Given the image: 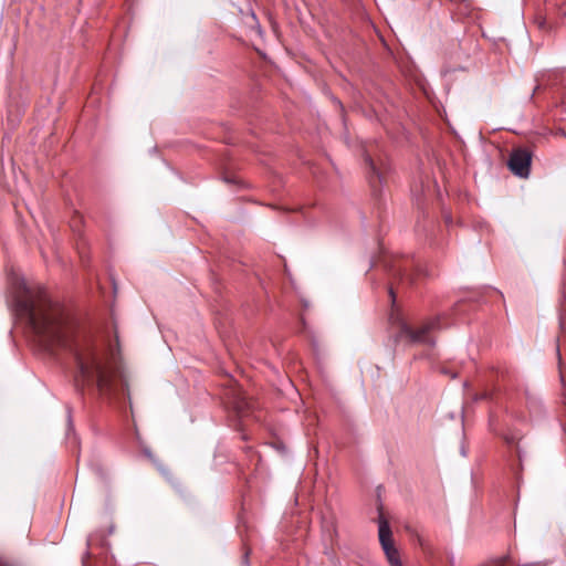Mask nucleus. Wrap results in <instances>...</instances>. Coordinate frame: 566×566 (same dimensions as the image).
<instances>
[{
	"mask_svg": "<svg viewBox=\"0 0 566 566\" xmlns=\"http://www.w3.org/2000/svg\"><path fill=\"white\" fill-rule=\"evenodd\" d=\"M11 295L17 314L28 321L45 346L72 354L78 389L96 388L101 396H113L119 381L125 385L118 359L103 344H97L80 326L72 311L53 301L44 287L15 276L11 281Z\"/></svg>",
	"mask_w": 566,
	"mask_h": 566,
	"instance_id": "f257e3e1",
	"label": "nucleus"
},
{
	"mask_svg": "<svg viewBox=\"0 0 566 566\" xmlns=\"http://www.w3.org/2000/svg\"><path fill=\"white\" fill-rule=\"evenodd\" d=\"M442 328L440 317L431 318L420 326L413 328L405 321L398 322V332L395 335L396 342H408L429 347L436 346V333Z\"/></svg>",
	"mask_w": 566,
	"mask_h": 566,
	"instance_id": "f03ea898",
	"label": "nucleus"
},
{
	"mask_svg": "<svg viewBox=\"0 0 566 566\" xmlns=\"http://www.w3.org/2000/svg\"><path fill=\"white\" fill-rule=\"evenodd\" d=\"M378 537L381 548L390 566H402L399 552L394 545L390 525L381 514L378 518Z\"/></svg>",
	"mask_w": 566,
	"mask_h": 566,
	"instance_id": "7ed1b4c3",
	"label": "nucleus"
},
{
	"mask_svg": "<svg viewBox=\"0 0 566 566\" xmlns=\"http://www.w3.org/2000/svg\"><path fill=\"white\" fill-rule=\"evenodd\" d=\"M532 154L527 149L518 148L512 151L509 168L521 178H527L531 172Z\"/></svg>",
	"mask_w": 566,
	"mask_h": 566,
	"instance_id": "20e7f679",
	"label": "nucleus"
},
{
	"mask_svg": "<svg viewBox=\"0 0 566 566\" xmlns=\"http://www.w3.org/2000/svg\"><path fill=\"white\" fill-rule=\"evenodd\" d=\"M364 166L370 187L374 192L378 191V186L382 184L384 179V163H376L370 155L366 154L364 157Z\"/></svg>",
	"mask_w": 566,
	"mask_h": 566,
	"instance_id": "39448f33",
	"label": "nucleus"
},
{
	"mask_svg": "<svg viewBox=\"0 0 566 566\" xmlns=\"http://www.w3.org/2000/svg\"><path fill=\"white\" fill-rule=\"evenodd\" d=\"M441 373L444 374V375L450 376L451 378H455L457 377V373H454V371H452V370H450L448 368H442Z\"/></svg>",
	"mask_w": 566,
	"mask_h": 566,
	"instance_id": "423d86ee",
	"label": "nucleus"
},
{
	"mask_svg": "<svg viewBox=\"0 0 566 566\" xmlns=\"http://www.w3.org/2000/svg\"><path fill=\"white\" fill-rule=\"evenodd\" d=\"M520 566H546V563L544 562H534V563H526Z\"/></svg>",
	"mask_w": 566,
	"mask_h": 566,
	"instance_id": "0eeeda50",
	"label": "nucleus"
},
{
	"mask_svg": "<svg viewBox=\"0 0 566 566\" xmlns=\"http://www.w3.org/2000/svg\"><path fill=\"white\" fill-rule=\"evenodd\" d=\"M504 439L509 444H513L516 440L513 436H505Z\"/></svg>",
	"mask_w": 566,
	"mask_h": 566,
	"instance_id": "6e6552de",
	"label": "nucleus"
},
{
	"mask_svg": "<svg viewBox=\"0 0 566 566\" xmlns=\"http://www.w3.org/2000/svg\"><path fill=\"white\" fill-rule=\"evenodd\" d=\"M389 294H390V296H391L392 302H395L396 296H395V293H394L392 287H389Z\"/></svg>",
	"mask_w": 566,
	"mask_h": 566,
	"instance_id": "1a4fd4ad",
	"label": "nucleus"
},
{
	"mask_svg": "<svg viewBox=\"0 0 566 566\" xmlns=\"http://www.w3.org/2000/svg\"><path fill=\"white\" fill-rule=\"evenodd\" d=\"M92 543H93V538H92V536H90L88 539H87V546L91 547Z\"/></svg>",
	"mask_w": 566,
	"mask_h": 566,
	"instance_id": "9d476101",
	"label": "nucleus"
},
{
	"mask_svg": "<svg viewBox=\"0 0 566 566\" xmlns=\"http://www.w3.org/2000/svg\"><path fill=\"white\" fill-rule=\"evenodd\" d=\"M506 559H507V556H504V558L501 560V566H503V565H504V563L506 562Z\"/></svg>",
	"mask_w": 566,
	"mask_h": 566,
	"instance_id": "9b49d317",
	"label": "nucleus"
},
{
	"mask_svg": "<svg viewBox=\"0 0 566 566\" xmlns=\"http://www.w3.org/2000/svg\"><path fill=\"white\" fill-rule=\"evenodd\" d=\"M83 566H87L86 557L83 558Z\"/></svg>",
	"mask_w": 566,
	"mask_h": 566,
	"instance_id": "f8f14e48",
	"label": "nucleus"
},
{
	"mask_svg": "<svg viewBox=\"0 0 566 566\" xmlns=\"http://www.w3.org/2000/svg\"><path fill=\"white\" fill-rule=\"evenodd\" d=\"M324 94H325L326 96H329V97H332V96H331V93H329V91H324Z\"/></svg>",
	"mask_w": 566,
	"mask_h": 566,
	"instance_id": "ddd939ff",
	"label": "nucleus"
},
{
	"mask_svg": "<svg viewBox=\"0 0 566 566\" xmlns=\"http://www.w3.org/2000/svg\"><path fill=\"white\" fill-rule=\"evenodd\" d=\"M563 15H565V17H566V10H565V11H563Z\"/></svg>",
	"mask_w": 566,
	"mask_h": 566,
	"instance_id": "4468645a",
	"label": "nucleus"
}]
</instances>
